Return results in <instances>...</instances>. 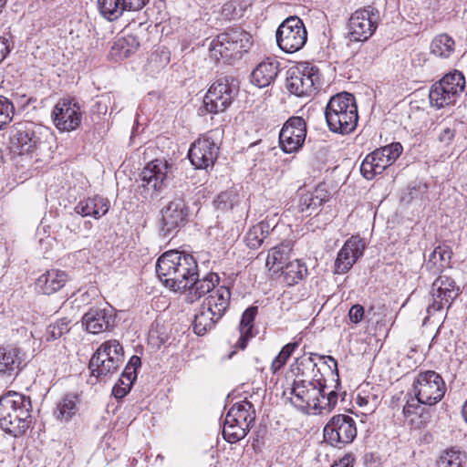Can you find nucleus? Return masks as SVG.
Masks as SVG:
<instances>
[{
    "label": "nucleus",
    "mask_w": 467,
    "mask_h": 467,
    "mask_svg": "<svg viewBox=\"0 0 467 467\" xmlns=\"http://www.w3.org/2000/svg\"><path fill=\"white\" fill-rule=\"evenodd\" d=\"M237 94V87L227 78H219L212 84L203 98V107L200 109L207 113L223 112Z\"/></svg>",
    "instance_id": "12"
},
{
    "label": "nucleus",
    "mask_w": 467,
    "mask_h": 467,
    "mask_svg": "<svg viewBox=\"0 0 467 467\" xmlns=\"http://www.w3.org/2000/svg\"><path fill=\"white\" fill-rule=\"evenodd\" d=\"M69 323L67 318H61L49 325L46 332L47 340H56L67 333L70 329Z\"/></svg>",
    "instance_id": "49"
},
{
    "label": "nucleus",
    "mask_w": 467,
    "mask_h": 467,
    "mask_svg": "<svg viewBox=\"0 0 467 467\" xmlns=\"http://www.w3.org/2000/svg\"><path fill=\"white\" fill-rule=\"evenodd\" d=\"M248 431V430L239 426V424L230 421L228 422V419L225 417L223 428V436L227 442L235 443L241 441L247 435Z\"/></svg>",
    "instance_id": "46"
},
{
    "label": "nucleus",
    "mask_w": 467,
    "mask_h": 467,
    "mask_svg": "<svg viewBox=\"0 0 467 467\" xmlns=\"http://www.w3.org/2000/svg\"><path fill=\"white\" fill-rule=\"evenodd\" d=\"M314 354L309 355L304 354L297 358L295 363L292 365V371H296V376H305L309 371H313L317 366L313 358Z\"/></svg>",
    "instance_id": "48"
},
{
    "label": "nucleus",
    "mask_w": 467,
    "mask_h": 467,
    "mask_svg": "<svg viewBox=\"0 0 467 467\" xmlns=\"http://www.w3.org/2000/svg\"><path fill=\"white\" fill-rule=\"evenodd\" d=\"M55 126L62 131L76 130L81 123L82 112L79 105L73 99H59L52 111Z\"/></svg>",
    "instance_id": "20"
},
{
    "label": "nucleus",
    "mask_w": 467,
    "mask_h": 467,
    "mask_svg": "<svg viewBox=\"0 0 467 467\" xmlns=\"http://www.w3.org/2000/svg\"><path fill=\"white\" fill-rule=\"evenodd\" d=\"M139 46L140 42L133 35L119 37L114 41L109 55L115 60H121L134 53Z\"/></svg>",
    "instance_id": "33"
},
{
    "label": "nucleus",
    "mask_w": 467,
    "mask_h": 467,
    "mask_svg": "<svg viewBox=\"0 0 467 467\" xmlns=\"http://www.w3.org/2000/svg\"><path fill=\"white\" fill-rule=\"evenodd\" d=\"M270 224L267 222L262 221L257 224L252 226L245 234V244L251 249H257L261 246L265 239L270 234Z\"/></svg>",
    "instance_id": "38"
},
{
    "label": "nucleus",
    "mask_w": 467,
    "mask_h": 467,
    "mask_svg": "<svg viewBox=\"0 0 467 467\" xmlns=\"http://www.w3.org/2000/svg\"><path fill=\"white\" fill-rule=\"evenodd\" d=\"M221 135L219 130H210L192 144L188 157L196 169L213 166L219 153Z\"/></svg>",
    "instance_id": "9"
},
{
    "label": "nucleus",
    "mask_w": 467,
    "mask_h": 467,
    "mask_svg": "<svg viewBox=\"0 0 467 467\" xmlns=\"http://www.w3.org/2000/svg\"><path fill=\"white\" fill-rule=\"evenodd\" d=\"M124 361L123 348L116 339L102 343L89 361L91 375L107 377L118 371Z\"/></svg>",
    "instance_id": "8"
},
{
    "label": "nucleus",
    "mask_w": 467,
    "mask_h": 467,
    "mask_svg": "<svg viewBox=\"0 0 467 467\" xmlns=\"http://www.w3.org/2000/svg\"><path fill=\"white\" fill-rule=\"evenodd\" d=\"M325 118L330 131L339 134L352 132L358 120L354 96L342 92L331 97L325 109Z\"/></svg>",
    "instance_id": "5"
},
{
    "label": "nucleus",
    "mask_w": 467,
    "mask_h": 467,
    "mask_svg": "<svg viewBox=\"0 0 467 467\" xmlns=\"http://www.w3.org/2000/svg\"><path fill=\"white\" fill-rule=\"evenodd\" d=\"M462 417L464 420L467 422V400H465L462 407Z\"/></svg>",
    "instance_id": "61"
},
{
    "label": "nucleus",
    "mask_w": 467,
    "mask_h": 467,
    "mask_svg": "<svg viewBox=\"0 0 467 467\" xmlns=\"http://www.w3.org/2000/svg\"><path fill=\"white\" fill-rule=\"evenodd\" d=\"M441 81L451 91V96L460 97L465 88V78L462 72L455 70L445 75Z\"/></svg>",
    "instance_id": "45"
},
{
    "label": "nucleus",
    "mask_w": 467,
    "mask_h": 467,
    "mask_svg": "<svg viewBox=\"0 0 467 467\" xmlns=\"http://www.w3.org/2000/svg\"><path fill=\"white\" fill-rule=\"evenodd\" d=\"M52 141L50 130L33 122L16 124L10 136V147L14 152L35 154L39 158L50 155Z\"/></svg>",
    "instance_id": "2"
},
{
    "label": "nucleus",
    "mask_w": 467,
    "mask_h": 467,
    "mask_svg": "<svg viewBox=\"0 0 467 467\" xmlns=\"http://www.w3.org/2000/svg\"><path fill=\"white\" fill-rule=\"evenodd\" d=\"M15 112V108L11 100L4 96H0V130L11 122Z\"/></svg>",
    "instance_id": "50"
},
{
    "label": "nucleus",
    "mask_w": 467,
    "mask_h": 467,
    "mask_svg": "<svg viewBox=\"0 0 467 467\" xmlns=\"http://www.w3.org/2000/svg\"><path fill=\"white\" fill-rule=\"evenodd\" d=\"M320 86L319 68L309 62L300 63L287 71L286 88L296 97H311Z\"/></svg>",
    "instance_id": "7"
},
{
    "label": "nucleus",
    "mask_w": 467,
    "mask_h": 467,
    "mask_svg": "<svg viewBox=\"0 0 467 467\" xmlns=\"http://www.w3.org/2000/svg\"><path fill=\"white\" fill-rule=\"evenodd\" d=\"M284 280L288 285H293L301 281L307 275L306 266L299 260L288 262L283 270Z\"/></svg>",
    "instance_id": "42"
},
{
    "label": "nucleus",
    "mask_w": 467,
    "mask_h": 467,
    "mask_svg": "<svg viewBox=\"0 0 467 467\" xmlns=\"http://www.w3.org/2000/svg\"><path fill=\"white\" fill-rule=\"evenodd\" d=\"M275 36L280 49L285 53H295L306 45L307 32L299 17L290 16L278 26Z\"/></svg>",
    "instance_id": "10"
},
{
    "label": "nucleus",
    "mask_w": 467,
    "mask_h": 467,
    "mask_svg": "<svg viewBox=\"0 0 467 467\" xmlns=\"http://www.w3.org/2000/svg\"><path fill=\"white\" fill-rule=\"evenodd\" d=\"M455 132L453 130L445 128L441 131L439 135V140L445 144H449L453 140Z\"/></svg>",
    "instance_id": "56"
},
{
    "label": "nucleus",
    "mask_w": 467,
    "mask_h": 467,
    "mask_svg": "<svg viewBox=\"0 0 467 467\" xmlns=\"http://www.w3.org/2000/svg\"><path fill=\"white\" fill-rule=\"evenodd\" d=\"M222 317L223 316H218L216 311H213L202 303L194 317V333L199 336L204 335L207 331L211 330Z\"/></svg>",
    "instance_id": "31"
},
{
    "label": "nucleus",
    "mask_w": 467,
    "mask_h": 467,
    "mask_svg": "<svg viewBox=\"0 0 467 467\" xmlns=\"http://www.w3.org/2000/svg\"><path fill=\"white\" fill-rule=\"evenodd\" d=\"M68 281V275L65 271L50 269L39 275L35 285L36 290L43 295H52L59 291Z\"/></svg>",
    "instance_id": "23"
},
{
    "label": "nucleus",
    "mask_w": 467,
    "mask_h": 467,
    "mask_svg": "<svg viewBox=\"0 0 467 467\" xmlns=\"http://www.w3.org/2000/svg\"><path fill=\"white\" fill-rule=\"evenodd\" d=\"M452 252L448 245H438L430 254L425 263L428 271L438 274L450 267Z\"/></svg>",
    "instance_id": "32"
},
{
    "label": "nucleus",
    "mask_w": 467,
    "mask_h": 467,
    "mask_svg": "<svg viewBox=\"0 0 467 467\" xmlns=\"http://www.w3.org/2000/svg\"><path fill=\"white\" fill-rule=\"evenodd\" d=\"M78 411V397L74 394H67L57 404L54 415L60 421H68Z\"/></svg>",
    "instance_id": "39"
},
{
    "label": "nucleus",
    "mask_w": 467,
    "mask_h": 467,
    "mask_svg": "<svg viewBox=\"0 0 467 467\" xmlns=\"http://www.w3.org/2000/svg\"><path fill=\"white\" fill-rule=\"evenodd\" d=\"M141 360L138 356H132L126 365L119 379L112 389L116 399L124 398L130 390L134 380L137 379V369L140 367Z\"/></svg>",
    "instance_id": "25"
},
{
    "label": "nucleus",
    "mask_w": 467,
    "mask_h": 467,
    "mask_svg": "<svg viewBox=\"0 0 467 467\" xmlns=\"http://www.w3.org/2000/svg\"><path fill=\"white\" fill-rule=\"evenodd\" d=\"M354 462L355 458L353 454H346L337 463H335L333 467H353Z\"/></svg>",
    "instance_id": "58"
},
{
    "label": "nucleus",
    "mask_w": 467,
    "mask_h": 467,
    "mask_svg": "<svg viewBox=\"0 0 467 467\" xmlns=\"http://www.w3.org/2000/svg\"><path fill=\"white\" fill-rule=\"evenodd\" d=\"M171 164L166 160L156 159L149 162L140 174L141 186L148 191L160 192L166 186Z\"/></svg>",
    "instance_id": "19"
},
{
    "label": "nucleus",
    "mask_w": 467,
    "mask_h": 467,
    "mask_svg": "<svg viewBox=\"0 0 467 467\" xmlns=\"http://www.w3.org/2000/svg\"><path fill=\"white\" fill-rule=\"evenodd\" d=\"M324 439L333 447L350 444L357 437L355 420L346 414L334 415L324 427Z\"/></svg>",
    "instance_id": "14"
},
{
    "label": "nucleus",
    "mask_w": 467,
    "mask_h": 467,
    "mask_svg": "<svg viewBox=\"0 0 467 467\" xmlns=\"http://www.w3.org/2000/svg\"><path fill=\"white\" fill-rule=\"evenodd\" d=\"M454 40L447 34L438 35L431 43V53L437 57L448 58L454 52Z\"/></svg>",
    "instance_id": "40"
},
{
    "label": "nucleus",
    "mask_w": 467,
    "mask_h": 467,
    "mask_svg": "<svg viewBox=\"0 0 467 467\" xmlns=\"http://www.w3.org/2000/svg\"><path fill=\"white\" fill-rule=\"evenodd\" d=\"M429 99L431 105L437 109L453 104L457 100L455 96H451V91L442 85L441 80L431 86Z\"/></svg>",
    "instance_id": "37"
},
{
    "label": "nucleus",
    "mask_w": 467,
    "mask_h": 467,
    "mask_svg": "<svg viewBox=\"0 0 467 467\" xmlns=\"http://www.w3.org/2000/svg\"><path fill=\"white\" fill-rule=\"evenodd\" d=\"M364 250L365 244L359 237L352 236L347 240L335 261L336 273H347L356 261L362 256Z\"/></svg>",
    "instance_id": "22"
},
{
    "label": "nucleus",
    "mask_w": 467,
    "mask_h": 467,
    "mask_svg": "<svg viewBox=\"0 0 467 467\" xmlns=\"http://www.w3.org/2000/svg\"><path fill=\"white\" fill-rule=\"evenodd\" d=\"M380 20L379 11L368 5L355 11L348 22V34L352 41H365L376 30Z\"/></svg>",
    "instance_id": "16"
},
{
    "label": "nucleus",
    "mask_w": 467,
    "mask_h": 467,
    "mask_svg": "<svg viewBox=\"0 0 467 467\" xmlns=\"http://www.w3.org/2000/svg\"><path fill=\"white\" fill-rule=\"evenodd\" d=\"M122 2L123 0H98L99 10L104 18L114 21L127 10Z\"/></svg>",
    "instance_id": "44"
},
{
    "label": "nucleus",
    "mask_w": 467,
    "mask_h": 467,
    "mask_svg": "<svg viewBox=\"0 0 467 467\" xmlns=\"http://www.w3.org/2000/svg\"><path fill=\"white\" fill-rule=\"evenodd\" d=\"M160 234L163 238L175 235L189 220L190 210L182 197H175L161 210Z\"/></svg>",
    "instance_id": "13"
},
{
    "label": "nucleus",
    "mask_w": 467,
    "mask_h": 467,
    "mask_svg": "<svg viewBox=\"0 0 467 467\" xmlns=\"http://www.w3.org/2000/svg\"><path fill=\"white\" fill-rule=\"evenodd\" d=\"M4 161V154H3V150L0 149V165L3 163Z\"/></svg>",
    "instance_id": "63"
},
{
    "label": "nucleus",
    "mask_w": 467,
    "mask_h": 467,
    "mask_svg": "<svg viewBox=\"0 0 467 467\" xmlns=\"http://www.w3.org/2000/svg\"><path fill=\"white\" fill-rule=\"evenodd\" d=\"M402 146L394 142L368 154L360 165V172L367 180H372L389 167L401 154Z\"/></svg>",
    "instance_id": "11"
},
{
    "label": "nucleus",
    "mask_w": 467,
    "mask_h": 467,
    "mask_svg": "<svg viewBox=\"0 0 467 467\" xmlns=\"http://www.w3.org/2000/svg\"><path fill=\"white\" fill-rule=\"evenodd\" d=\"M198 264L190 254L171 250L162 254L156 263L160 281L171 291L183 292L192 284Z\"/></svg>",
    "instance_id": "1"
},
{
    "label": "nucleus",
    "mask_w": 467,
    "mask_h": 467,
    "mask_svg": "<svg viewBox=\"0 0 467 467\" xmlns=\"http://www.w3.org/2000/svg\"><path fill=\"white\" fill-rule=\"evenodd\" d=\"M214 203L218 210H233L239 203V195L234 190L223 192L217 196Z\"/></svg>",
    "instance_id": "47"
},
{
    "label": "nucleus",
    "mask_w": 467,
    "mask_h": 467,
    "mask_svg": "<svg viewBox=\"0 0 467 467\" xmlns=\"http://www.w3.org/2000/svg\"><path fill=\"white\" fill-rule=\"evenodd\" d=\"M466 458L465 452L451 448L441 453L437 460V467H464Z\"/></svg>",
    "instance_id": "43"
},
{
    "label": "nucleus",
    "mask_w": 467,
    "mask_h": 467,
    "mask_svg": "<svg viewBox=\"0 0 467 467\" xmlns=\"http://www.w3.org/2000/svg\"><path fill=\"white\" fill-rule=\"evenodd\" d=\"M446 385L440 374L433 370L420 372L415 378L410 400L403 407V414L410 416L417 414L420 404L432 406L438 403L444 396Z\"/></svg>",
    "instance_id": "4"
},
{
    "label": "nucleus",
    "mask_w": 467,
    "mask_h": 467,
    "mask_svg": "<svg viewBox=\"0 0 467 467\" xmlns=\"http://www.w3.org/2000/svg\"><path fill=\"white\" fill-rule=\"evenodd\" d=\"M279 71V62L274 58H266L257 65L251 75V81L258 88L269 86Z\"/></svg>",
    "instance_id": "27"
},
{
    "label": "nucleus",
    "mask_w": 467,
    "mask_h": 467,
    "mask_svg": "<svg viewBox=\"0 0 467 467\" xmlns=\"http://www.w3.org/2000/svg\"><path fill=\"white\" fill-rule=\"evenodd\" d=\"M10 52V46L8 39L4 36H0V63L6 57Z\"/></svg>",
    "instance_id": "57"
},
{
    "label": "nucleus",
    "mask_w": 467,
    "mask_h": 467,
    "mask_svg": "<svg viewBox=\"0 0 467 467\" xmlns=\"http://www.w3.org/2000/svg\"><path fill=\"white\" fill-rule=\"evenodd\" d=\"M368 399L367 398H364V397H360V396H358L357 398V403L360 406V407H364L368 404Z\"/></svg>",
    "instance_id": "60"
},
{
    "label": "nucleus",
    "mask_w": 467,
    "mask_h": 467,
    "mask_svg": "<svg viewBox=\"0 0 467 467\" xmlns=\"http://www.w3.org/2000/svg\"><path fill=\"white\" fill-rule=\"evenodd\" d=\"M322 395L317 397V400L312 404L311 412L313 414H321L324 411H331L337 403L338 394L336 390L326 392V386L322 384Z\"/></svg>",
    "instance_id": "41"
},
{
    "label": "nucleus",
    "mask_w": 467,
    "mask_h": 467,
    "mask_svg": "<svg viewBox=\"0 0 467 467\" xmlns=\"http://www.w3.org/2000/svg\"><path fill=\"white\" fill-rule=\"evenodd\" d=\"M149 0H123L122 4L128 11L140 10L146 5Z\"/></svg>",
    "instance_id": "55"
},
{
    "label": "nucleus",
    "mask_w": 467,
    "mask_h": 467,
    "mask_svg": "<svg viewBox=\"0 0 467 467\" xmlns=\"http://www.w3.org/2000/svg\"><path fill=\"white\" fill-rule=\"evenodd\" d=\"M257 306L248 307L242 315L239 325L240 337L236 342V347L240 349L245 348L248 340L253 337L252 331L254 327V321L257 315Z\"/></svg>",
    "instance_id": "35"
},
{
    "label": "nucleus",
    "mask_w": 467,
    "mask_h": 467,
    "mask_svg": "<svg viewBox=\"0 0 467 467\" xmlns=\"http://www.w3.org/2000/svg\"><path fill=\"white\" fill-rule=\"evenodd\" d=\"M230 299L231 292L229 287L219 285L208 296L203 303L213 311H216L218 316L223 317L229 307Z\"/></svg>",
    "instance_id": "34"
},
{
    "label": "nucleus",
    "mask_w": 467,
    "mask_h": 467,
    "mask_svg": "<svg viewBox=\"0 0 467 467\" xmlns=\"http://www.w3.org/2000/svg\"><path fill=\"white\" fill-rule=\"evenodd\" d=\"M6 4V0H0V13L2 12V9Z\"/></svg>",
    "instance_id": "62"
},
{
    "label": "nucleus",
    "mask_w": 467,
    "mask_h": 467,
    "mask_svg": "<svg viewBox=\"0 0 467 467\" xmlns=\"http://www.w3.org/2000/svg\"><path fill=\"white\" fill-rule=\"evenodd\" d=\"M225 417L228 421L239 424L249 431L255 421V410L252 402L244 400L234 404Z\"/></svg>",
    "instance_id": "26"
},
{
    "label": "nucleus",
    "mask_w": 467,
    "mask_h": 467,
    "mask_svg": "<svg viewBox=\"0 0 467 467\" xmlns=\"http://www.w3.org/2000/svg\"><path fill=\"white\" fill-rule=\"evenodd\" d=\"M327 200V192L322 188L303 194L299 200L298 209L309 215Z\"/></svg>",
    "instance_id": "36"
},
{
    "label": "nucleus",
    "mask_w": 467,
    "mask_h": 467,
    "mask_svg": "<svg viewBox=\"0 0 467 467\" xmlns=\"http://www.w3.org/2000/svg\"><path fill=\"white\" fill-rule=\"evenodd\" d=\"M321 358H323L325 360L324 362L327 366L328 369L330 370L331 376L337 377V379H336L337 386L339 385L337 360L331 356H323V357H321Z\"/></svg>",
    "instance_id": "53"
},
{
    "label": "nucleus",
    "mask_w": 467,
    "mask_h": 467,
    "mask_svg": "<svg viewBox=\"0 0 467 467\" xmlns=\"http://www.w3.org/2000/svg\"><path fill=\"white\" fill-rule=\"evenodd\" d=\"M298 342L288 343L283 347L281 351L286 355V357H291L294 351L298 348Z\"/></svg>",
    "instance_id": "59"
},
{
    "label": "nucleus",
    "mask_w": 467,
    "mask_h": 467,
    "mask_svg": "<svg viewBox=\"0 0 467 467\" xmlns=\"http://www.w3.org/2000/svg\"><path fill=\"white\" fill-rule=\"evenodd\" d=\"M219 281L220 278L216 273L211 272L200 278L199 270H197V275H195L192 284H188L189 287L186 289L189 292L187 300L193 303L207 293L212 294L217 288L216 285H219Z\"/></svg>",
    "instance_id": "24"
},
{
    "label": "nucleus",
    "mask_w": 467,
    "mask_h": 467,
    "mask_svg": "<svg viewBox=\"0 0 467 467\" xmlns=\"http://www.w3.org/2000/svg\"><path fill=\"white\" fill-rule=\"evenodd\" d=\"M222 15L227 19H234L239 16L235 1H228L222 7Z\"/></svg>",
    "instance_id": "52"
},
{
    "label": "nucleus",
    "mask_w": 467,
    "mask_h": 467,
    "mask_svg": "<svg viewBox=\"0 0 467 467\" xmlns=\"http://www.w3.org/2000/svg\"><path fill=\"white\" fill-rule=\"evenodd\" d=\"M460 288L453 279L445 275H440L433 283L431 291V303H429V316L443 309L444 305L451 304L459 295Z\"/></svg>",
    "instance_id": "17"
},
{
    "label": "nucleus",
    "mask_w": 467,
    "mask_h": 467,
    "mask_svg": "<svg viewBox=\"0 0 467 467\" xmlns=\"http://www.w3.org/2000/svg\"><path fill=\"white\" fill-rule=\"evenodd\" d=\"M289 357H286L282 351L275 358L272 362L271 369L274 373L277 372L287 361Z\"/></svg>",
    "instance_id": "54"
},
{
    "label": "nucleus",
    "mask_w": 467,
    "mask_h": 467,
    "mask_svg": "<svg viewBox=\"0 0 467 467\" xmlns=\"http://www.w3.org/2000/svg\"><path fill=\"white\" fill-rule=\"evenodd\" d=\"M306 124L302 117H291L279 133V144L285 153L297 151L305 142Z\"/></svg>",
    "instance_id": "18"
},
{
    "label": "nucleus",
    "mask_w": 467,
    "mask_h": 467,
    "mask_svg": "<svg viewBox=\"0 0 467 467\" xmlns=\"http://www.w3.org/2000/svg\"><path fill=\"white\" fill-rule=\"evenodd\" d=\"M252 46V36L241 27H233L218 35L210 46L211 56L216 60L241 58Z\"/></svg>",
    "instance_id": "6"
},
{
    "label": "nucleus",
    "mask_w": 467,
    "mask_h": 467,
    "mask_svg": "<svg viewBox=\"0 0 467 467\" xmlns=\"http://www.w3.org/2000/svg\"><path fill=\"white\" fill-rule=\"evenodd\" d=\"M364 316H365V309L359 304H356V305L352 306L348 311L349 320L354 324H358L360 321H362V319L364 318Z\"/></svg>",
    "instance_id": "51"
},
{
    "label": "nucleus",
    "mask_w": 467,
    "mask_h": 467,
    "mask_svg": "<svg viewBox=\"0 0 467 467\" xmlns=\"http://www.w3.org/2000/svg\"><path fill=\"white\" fill-rule=\"evenodd\" d=\"M109 209V202L107 198L99 195L80 201L75 207V212L83 217L90 216L99 219L104 216Z\"/></svg>",
    "instance_id": "28"
},
{
    "label": "nucleus",
    "mask_w": 467,
    "mask_h": 467,
    "mask_svg": "<svg viewBox=\"0 0 467 467\" xmlns=\"http://www.w3.org/2000/svg\"><path fill=\"white\" fill-rule=\"evenodd\" d=\"M31 400L9 391L0 398V427L15 437L23 435L29 427Z\"/></svg>",
    "instance_id": "3"
},
{
    "label": "nucleus",
    "mask_w": 467,
    "mask_h": 467,
    "mask_svg": "<svg viewBox=\"0 0 467 467\" xmlns=\"http://www.w3.org/2000/svg\"><path fill=\"white\" fill-rule=\"evenodd\" d=\"M21 362L22 358L18 348L11 346L0 347V374L8 377L17 375Z\"/></svg>",
    "instance_id": "30"
},
{
    "label": "nucleus",
    "mask_w": 467,
    "mask_h": 467,
    "mask_svg": "<svg viewBox=\"0 0 467 467\" xmlns=\"http://www.w3.org/2000/svg\"><path fill=\"white\" fill-rule=\"evenodd\" d=\"M116 314L115 309L106 304L105 306H96L84 314L82 323L87 331L92 334L111 329L115 326Z\"/></svg>",
    "instance_id": "21"
},
{
    "label": "nucleus",
    "mask_w": 467,
    "mask_h": 467,
    "mask_svg": "<svg viewBox=\"0 0 467 467\" xmlns=\"http://www.w3.org/2000/svg\"><path fill=\"white\" fill-rule=\"evenodd\" d=\"M322 383L306 381L304 379H295L292 386L284 391V397L304 413H310L312 404L317 400V397L322 395Z\"/></svg>",
    "instance_id": "15"
},
{
    "label": "nucleus",
    "mask_w": 467,
    "mask_h": 467,
    "mask_svg": "<svg viewBox=\"0 0 467 467\" xmlns=\"http://www.w3.org/2000/svg\"><path fill=\"white\" fill-rule=\"evenodd\" d=\"M292 251V242L285 240L280 244L273 246L267 254L265 265L274 274L279 273L288 263Z\"/></svg>",
    "instance_id": "29"
}]
</instances>
